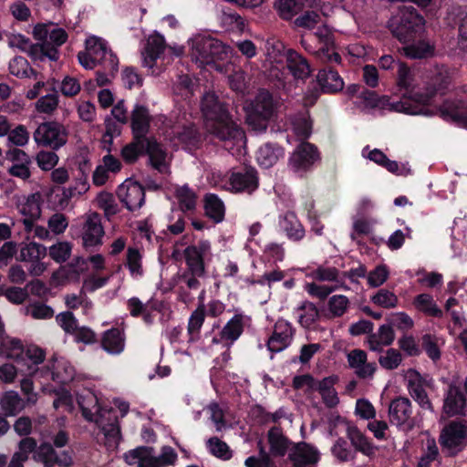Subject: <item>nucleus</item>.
I'll return each instance as SVG.
<instances>
[{
	"instance_id": "nucleus-1",
	"label": "nucleus",
	"mask_w": 467,
	"mask_h": 467,
	"mask_svg": "<svg viewBox=\"0 0 467 467\" xmlns=\"http://www.w3.org/2000/svg\"><path fill=\"white\" fill-rule=\"evenodd\" d=\"M451 82L448 71L437 68L427 80L424 90L401 99L396 109L410 115H440L446 121L467 128V101L447 99L441 105L434 104L435 97L445 95Z\"/></svg>"
},
{
	"instance_id": "nucleus-2",
	"label": "nucleus",
	"mask_w": 467,
	"mask_h": 467,
	"mask_svg": "<svg viewBox=\"0 0 467 467\" xmlns=\"http://www.w3.org/2000/svg\"><path fill=\"white\" fill-rule=\"evenodd\" d=\"M201 109L208 131L223 141L226 150H231L245 143L244 130L233 119L228 104L221 101L213 92L203 95Z\"/></svg>"
},
{
	"instance_id": "nucleus-3",
	"label": "nucleus",
	"mask_w": 467,
	"mask_h": 467,
	"mask_svg": "<svg viewBox=\"0 0 467 467\" xmlns=\"http://www.w3.org/2000/svg\"><path fill=\"white\" fill-rule=\"evenodd\" d=\"M9 343L10 346L6 351V355L9 358L14 359L17 365H21L22 367L26 365V368L24 369L25 374L29 376H36L40 374V377H50L54 381H66V379H59L58 373L48 366H46L39 370L37 366L43 363L46 357V353L41 348L37 346H30L26 350H25L22 342L16 338H12Z\"/></svg>"
},
{
	"instance_id": "nucleus-4",
	"label": "nucleus",
	"mask_w": 467,
	"mask_h": 467,
	"mask_svg": "<svg viewBox=\"0 0 467 467\" xmlns=\"http://www.w3.org/2000/svg\"><path fill=\"white\" fill-rule=\"evenodd\" d=\"M425 20L411 5H403L388 22L392 36L401 43L414 41L424 31Z\"/></svg>"
},
{
	"instance_id": "nucleus-5",
	"label": "nucleus",
	"mask_w": 467,
	"mask_h": 467,
	"mask_svg": "<svg viewBox=\"0 0 467 467\" xmlns=\"http://www.w3.org/2000/svg\"><path fill=\"white\" fill-rule=\"evenodd\" d=\"M192 53L202 64L212 65L227 57V47L210 36H199L193 39Z\"/></svg>"
},
{
	"instance_id": "nucleus-6",
	"label": "nucleus",
	"mask_w": 467,
	"mask_h": 467,
	"mask_svg": "<svg viewBox=\"0 0 467 467\" xmlns=\"http://www.w3.org/2000/svg\"><path fill=\"white\" fill-rule=\"evenodd\" d=\"M68 131L66 127L56 120L45 121L38 125L33 138L38 146L58 150L67 142Z\"/></svg>"
},
{
	"instance_id": "nucleus-7",
	"label": "nucleus",
	"mask_w": 467,
	"mask_h": 467,
	"mask_svg": "<svg viewBox=\"0 0 467 467\" xmlns=\"http://www.w3.org/2000/svg\"><path fill=\"white\" fill-rule=\"evenodd\" d=\"M321 159L317 147L308 141L300 142L288 159V168L299 177L312 171Z\"/></svg>"
},
{
	"instance_id": "nucleus-8",
	"label": "nucleus",
	"mask_w": 467,
	"mask_h": 467,
	"mask_svg": "<svg viewBox=\"0 0 467 467\" xmlns=\"http://www.w3.org/2000/svg\"><path fill=\"white\" fill-rule=\"evenodd\" d=\"M440 443L450 455H456L467 445V424L464 421L452 420L441 431Z\"/></svg>"
},
{
	"instance_id": "nucleus-9",
	"label": "nucleus",
	"mask_w": 467,
	"mask_h": 467,
	"mask_svg": "<svg viewBox=\"0 0 467 467\" xmlns=\"http://www.w3.org/2000/svg\"><path fill=\"white\" fill-rule=\"evenodd\" d=\"M86 49L91 54L109 74L114 75L119 70V58L108 47L107 42L98 36H90L86 40Z\"/></svg>"
},
{
	"instance_id": "nucleus-10",
	"label": "nucleus",
	"mask_w": 467,
	"mask_h": 467,
	"mask_svg": "<svg viewBox=\"0 0 467 467\" xmlns=\"http://www.w3.org/2000/svg\"><path fill=\"white\" fill-rule=\"evenodd\" d=\"M9 46L27 52L33 61H44L46 58H57V51L48 44H33L30 39L21 34L9 37Z\"/></svg>"
},
{
	"instance_id": "nucleus-11",
	"label": "nucleus",
	"mask_w": 467,
	"mask_h": 467,
	"mask_svg": "<svg viewBox=\"0 0 467 467\" xmlns=\"http://www.w3.org/2000/svg\"><path fill=\"white\" fill-rule=\"evenodd\" d=\"M288 460L292 467H315L320 460V453L313 445L302 441L291 448Z\"/></svg>"
},
{
	"instance_id": "nucleus-12",
	"label": "nucleus",
	"mask_w": 467,
	"mask_h": 467,
	"mask_svg": "<svg viewBox=\"0 0 467 467\" xmlns=\"http://www.w3.org/2000/svg\"><path fill=\"white\" fill-rule=\"evenodd\" d=\"M442 412L447 417L466 415V397L454 383H450L444 393Z\"/></svg>"
},
{
	"instance_id": "nucleus-13",
	"label": "nucleus",
	"mask_w": 467,
	"mask_h": 467,
	"mask_svg": "<svg viewBox=\"0 0 467 467\" xmlns=\"http://www.w3.org/2000/svg\"><path fill=\"white\" fill-rule=\"evenodd\" d=\"M229 184L232 192L251 193L259 186L257 171L251 166L234 171L230 175Z\"/></svg>"
},
{
	"instance_id": "nucleus-14",
	"label": "nucleus",
	"mask_w": 467,
	"mask_h": 467,
	"mask_svg": "<svg viewBox=\"0 0 467 467\" xmlns=\"http://www.w3.org/2000/svg\"><path fill=\"white\" fill-rule=\"evenodd\" d=\"M389 415L392 424L404 429L411 428L412 406L410 399L400 396L392 400L389 406Z\"/></svg>"
},
{
	"instance_id": "nucleus-15",
	"label": "nucleus",
	"mask_w": 467,
	"mask_h": 467,
	"mask_svg": "<svg viewBox=\"0 0 467 467\" xmlns=\"http://www.w3.org/2000/svg\"><path fill=\"white\" fill-rule=\"evenodd\" d=\"M104 229L101 224L100 215L98 213L89 214L83 225L82 243L85 249L100 246Z\"/></svg>"
},
{
	"instance_id": "nucleus-16",
	"label": "nucleus",
	"mask_w": 467,
	"mask_h": 467,
	"mask_svg": "<svg viewBox=\"0 0 467 467\" xmlns=\"http://www.w3.org/2000/svg\"><path fill=\"white\" fill-rule=\"evenodd\" d=\"M34 459L44 463L45 467H53L55 464L68 467L72 464V457L67 451L57 453L48 442L41 443L34 454Z\"/></svg>"
},
{
	"instance_id": "nucleus-17",
	"label": "nucleus",
	"mask_w": 467,
	"mask_h": 467,
	"mask_svg": "<svg viewBox=\"0 0 467 467\" xmlns=\"http://www.w3.org/2000/svg\"><path fill=\"white\" fill-rule=\"evenodd\" d=\"M5 157L13 162V165L8 169L10 175L24 181L31 177L29 167L32 163V160L26 151L18 148L9 149L5 152Z\"/></svg>"
},
{
	"instance_id": "nucleus-18",
	"label": "nucleus",
	"mask_w": 467,
	"mask_h": 467,
	"mask_svg": "<svg viewBox=\"0 0 467 467\" xmlns=\"http://www.w3.org/2000/svg\"><path fill=\"white\" fill-rule=\"evenodd\" d=\"M293 327L284 320L279 319L275 324L272 336L267 341V348L273 353H277L286 348L292 340Z\"/></svg>"
},
{
	"instance_id": "nucleus-19",
	"label": "nucleus",
	"mask_w": 467,
	"mask_h": 467,
	"mask_svg": "<svg viewBox=\"0 0 467 467\" xmlns=\"http://www.w3.org/2000/svg\"><path fill=\"white\" fill-rule=\"evenodd\" d=\"M317 5V0H275L273 7L280 19L291 24L304 7Z\"/></svg>"
},
{
	"instance_id": "nucleus-20",
	"label": "nucleus",
	"mask_w": 467,
	"mask_h": 467,
	"mask_svg": "<svg viewBox=\"0 0 467 467\" xmlns=\"http://www.w3.org/2000/svg\"><path fill=\"white\" fill-rule=\"evenodd\" d=\"M347 359L350 368L355 370L358 379H365L373 377L377 370L375 362H368V355L365 350L355 348L347 355Z\"/></svg>"
},
{
	"instance_id": "nucleus-21",
	"label": "nucleus",
	"mask_w": 467,
	"mask_h": 467,
	"mask_svg": "<svg viewBox=\"0 0 467 467\" xmlns=\"http://www.w3.org/2000/svg\"><path fill=\"white\" fill-rule=\"evenodd\" d=\"M286 67L295 79L306 81L311 73L312 68L308 60L294 49H287L285 53Z\"/></svg>"
},
{
	"instance_id": "nucleus-22",
	"label": "nucleus",
	"mask_w": 467,
	"mask_h": 467,
	"mask_svg": "<svg viewBox=\"0 0 467 467\" xmlns=\"http://www.w3.org/2000/svg\"><path fill=\"white\" fill-rule=\"evenodd\" d=\"M317 81L322 93L335 94L344 88L343 78L337 70L330 66H325L318 70Z\"/></svg>"
},
{
	"instance_id": "nucleus-23",
	"label": "nucleus",
	"mask_w": 467,
	"mask_h": 467,
	"mask_svg": "<svg viewBox=\"0 0 467 467\" xmlns=\"http://www.w3.org/2000/svg\"><path fill=\"white\" fill-rule=\"evenodd\" d=\"M151 117L146 106L136 104L130 115V129L132 136L149 139L147 136L150 128Z\"/></svg>"
},
{
	"instance_id": "nucleus-24",
	"label": "nucleus",
	"mask_w": 467,
	"mask_h": 467,
	"mask_svg": "<svg viewBox=\"0 0 467 467\" xmlns=\"http://www.w3.org/2000/svg\"><path fill=\"white\" fill-rule=\"evenodd\" d=\"M339 381L337 375H331L317 380L313 391H317L327 409H334L339 404V398L335 385Z\"/></svg>"
},
{
	"instance_id": "nucleus-25",
	"label": "nucleus",
	"mask_w": 467,
	"mask_h": 467,
	"mask_svg": "<svg viewBox=\"0 0 467 467\" xmlns=\"http://www.w3.org/2000/svg\"><path fill=\"white\" fill-rule=\"evenodd\" d=\"M117 194L130 212L140 209L145 202V192L140 184H134L126 189L119 187Z\"/></svg>"
},
{
	"instance_id": "nucleus-26",
	"label": "nucleus",
	"mask_w": 467,
	"mask_h": 467,
	"mask_svg": "<svg viewBox=\"0 0 467 467\" xmlns=\"http://www.w3.org/2000/svg\"><path fill=\"white\" fill-rule=\"evenodd\" d=\"M284 156V147L275 142H266L258 149L256 161L261 168L269 169Z\"/></svg>"
},
{
	"instance_id": "nucleus-27",
	"label": "nucleus",
	"mask_w": 467,
	"mask_h": 467,
	"mask_svg": "<svg viewBox=\"0 0 467 467\" xmlns=\"http://www.w3.org/2000/svg\"><path fill=\"white\" fill-rule=\"evenodd\" d=\"M279 226L287 238L294 242L305 237V228L294 212H286L279 217Z\"/></svg>"
},
{
	"instance_id": "nucleus-28",
	"label": "nucleus",
	"mask_w": 467,
	"mask_h": 467,
	"mask_svg": "<svg viewBox=\"0 0 467 467\" xmlns=\"http://www.w3.org/2000/svg\"><path fill=\"white\" fill-rule=\"evenodd\" d=\"M125 335L122 329L111 327L103 333L101 348L111 355H119L124 350Z\"/></svg>"
},
{
	"instance_id": "nucleus-29",
	"label": "nucleus",
	"mask_w": 467,
	"mask_h": 467,
	"mask_svg": "<svg viewBox=\"0 0 467 467\" xmlns=\"http://www.w3.org/2000/svg\"><path fill=\"white\" fill-rule=\"evenodd\" d=\"M143 151L144 155L149 156V162L151 167L159 172H162L167 152L154 136H150L147 142H145Z\"/></svg>"
},
{
	"instance_id": "nucleus-30",
	"label": "nucleus",
	"mask_w": 467,
	"mask_h": 467,
	"mask_svg": "<svg viewBox=\"0 0 467 467\" xmlns=\"http://www.w3.org/2000/svg\"><path fill=\"white\" fill-rule=\"evenodd\" d=\"M320 0H317V5L315 7H304L296 17L292 21L291 27L294 29H314L321 21L319 14Z\"/></svg>"
},
{
	"instance_id": "nucleus-31",
	"label": "nucleus",
	"mask_w": 467,
	"mask_h": 467,
	"mask_svg": "<svg viewBox=\"0 0 467 467\" xmlns=\"http://www.w3.org/2000/svg\"><path fill=\"white\" fill-rule=\"evenodd\" d=\"M205 215L214 223H222L225 216L223 202L215 193H206L203 198Z\"/></svg>"
},
{
	"instance_id": "nucleus-32",
	"label": "nucleus",
	"mask_w": 467,
	"mask_h": 467,
	"mask_svg": "<svg viewBox=\"0 0 467 467\" xmlns=\"http://www.w3.org/2000/svg\"><path fill=\"white\" fill-rule=\"evenodd\" d=\"M270 452L274 457H284L291 441L286 438L282 430L276 426L272 427L267 432Z\"/></svg>"
},
{
	"instance_id": "nucleus-33",
	"label": "nucleus",
	"mask_w": 467,
	"mask_h": 467,
	"mask_svg": "<svg viewBox=\"0 0 467 467\" xmlns=\"http://www.w3.org/2000/svg\"><path fill=\"white\" fill-rule=\"evenodd\" d=\"M347 436L350 441V445L355 448V451H360L366 456L374 454L373 444L357 426H348L347 429Z\"/></svg>"
},
{
	"instance_id": "nucleus-34",
	"label": "nucleus",
	"mask_w": 467,
	"mask_h": 467,
	"mask_svg": "<svg viewBox=\"0 0 467 467\" xmlns=\"http://www.w3.org/2000/svg\"><path fill=\"white\" fill-rule=\"evenodd\" d=\"M176 139L185 150H192L202 145V134L195 125L184 126L176 134Z\"/></svg>"
},
{
	"instance_id": "nucleus-35",
	"label": "nucleus",
	"mask_w": 467,
	"mask_h": 467,
	"mask_svg": "<svg viewBox=\"0 0 467 467\" xmlns=\"http://www.w3.org/2000/svg\"><path fill=\"white\" fill-rule=\"evenodd\" d=\"M244 332V320L243 316L240 314L234 315L223 327L220 332L222 340L229 342V345L234 344Z\"/></svg>"
},
{
	"instance_id": "nucleus-36",
	"label": "nucleus",
	"mask_w": 467,
	"mask_h": 467,
	"mask_svg": "<svg viewBox=\"0 0 467 467\" xmlns=\"http://www.w3.org/2000/svg\"><path fill=\"white\" fill-rule=\"evenodd\" d=\"M183 256L190 275H205V257L200 255L194 247H186L183 251Z\"/></svg>"
},
{
	"instance_id": "nucleus-37",
	"label": "nucleus",
	"mask_w": 467,
	"mask_h": 467,
	"mask_svg": "<svg viewBox=\"0 0 467 467\" xmlns=\"http://www.w3.org/2000/svg\"><path fill=\"white\" fill-rule=\"evenodd\" d=\"M147 140L148 139L132 136L131 141L121 149V157L124 161L126 163L132 164L138 161L139 157L143 156V150Z\"/></svg>"
},
{
	"instance_id": "nucleus-38",
	"label": "nucleus",
	"mask_w": 467,
	"mask_h": 467,
	"mask_svg": "<svg viewBox=\"0 0 467 467\" xmlns=\"http://www.w3.org/2000/svg\"><path fill=\"white\" fill-rule=\"evenodd\" d=\"M205 319V310L203 306H198L190 316L187 327L189 336L188 342L194 343L200 338V330Z\"/></svg>"
},
{
	"instance_id": "nucleus-39",
	"label": "nucleus",
	"mask_w": 467,
	"mask_h": 467,
	"mask_svg": "<svg viewBox=\"0 0 467 467\" xmlns=\"http://www.w3.org/2000/svg\"><path fill=\"white\" fill-rule=\"evenodd\" d=\"M414 306L428 316L433 317H442V311L438 307L433 300V297L430 294L422 293L414 297Z\"/></svg>"
},
{
	"instance_id": "nucleus-40",
	"label": "nucleus",
	"mask_w": 467,
	"mask_h": 467,
	"mask_svg": "<svg viewBox=\"0 0 467 467\" xmlns=\"http://www.w3.org/2000/svg\"><path fill=\"white\" fill-rule=\"evenodd\" d=\"M165 48L166 42L163 36L159 33H154L147 40L145 47L146 59H149L151 63L156 62L164 52Z\"/></svg>"
},
{
	"instance_id": "nucleus-41",
	"label": "nucleus",
	"mask_w": 467,
	"mask_h": 467,
	"mask_svg": "<svg viewBox=\"0 0 467 467\" xmlns=\"http://www.w3.org/2000/svg\"><path fill=\"white\" fill-rule=\"evenodd\" d=\"M403 52L408 58L422 59L433 56L434 47L428 42L420 40L417 43L407 45L403 47Z\"/></svg>"
},
{
	"instance_id": "nucleus-42",
	"label": "nucleus",
	"mask_w": 467,
	"mask_h": 467,
	"mask_svg": "<svg viewBox=\"0 0 467 467\" xmlns=\"http://www.w3.org/2000/svg\"><path fill=\"white\" fill-rule=\"evenodd\" d=\"M47 254V248L36 242H30L23 246L17 257L20 261L25 262H39Z\"/></svg>"
},
{
	"instance_id": "nucleus-43",
	"label": "nucleus",
	"mask_w": 467,
	"mask_h": 467,
	"mask_svg": "<svg viewBox=\"0 0 467 467\" xmlns=\"http://www.w3.org/2000/svg\"><path fill=\"white\" fill-rule=\"evenodd\" d=\"M274 112L275 109L272 96L269 93H266L262 99H258L256 101L250 113L252 119L255 117H262L264 119H270L274 115Z\"/></svg>"
},
{
	"instance_id": "nucleus-44",
	"label": "nucleus",
	"mask_w": 467,
	"mask_h": 467,
	"mask_svg": "<svg viewBox=\"0 0 467 467\" xmlns=\"http://www.w3.org/2000/svg\"><path fill=\"white\" fill-rule=\"evenodd\" d=\"M420 347L426 355L434 363L441 359V351L438 345V338L432 334H424L420 338Z\"/></svg>"
},
{
	"instance_id": "nucleus-45",
	"label": "nucleus",
	"mask_w": 467,
	"mask_h": 467,
	"mask_svg": "<svg viewBox=\"0 0 467 467\" xmlns=\"http://www.w3.org/2000/svg\"><path fill=\"white\" fill-rule=\"evenodd\" d=\"M333 456L340 462H346L355 458L351 445L344 438H338L331 448Z\"/></svg>"
},
{
	"instance_id": "nucleus-46",
	"label": "nucleus",
	"mask_w": 467,
	"mask_h": 467,
	"mask_svg": "<svg viewBox=\"0 0 467 467\" xmlns=\"http://www.w3.org/2000/svg\"><path fill=\"white\" fill-rule=\"evenodd\" d=\"M21 399L17 393L5 392L0 400V406L5 416H15L20 410Z\"/></svg>"
},
{
	"instance_id": "nucleus-47",
	"label": "nucleus",
	"mask_w": 467,
	"mask_h": 467,
	"mask_svg": "<svg viewBox=\"0 0 467 467\" xmlns=\"http://www.w3.org/2000/svg\"><path fill=\"white\" fill-rule=\"evenodd\" d=\"M370 301L374 305L383 308H393L397 306L399 300L393 292L380 288L370 297Z\"/></svg>"
},
{
	"instance_id": "nucleus-48",
	"label": "nucleus",
	"mask_w": 467,
	"mask_h": 467,
	"mask_svg": "<svg viewBox=\"0 0 467 467\" xmlns=\"http://www.w3.org/2000/svg\"><path fill=\"white\" fill-rule=\"evenodd\" d=\"M174 95L186 100L193 95V82L189 75H181L173 85Z\"/></svg>"
},
{
	"instance_id": "nucleus-49",
	"label": "nucleus",
	"mask_w": 467,
	"mask_h": 467,
	"mask_svg": "<svg viewBox=\"0 0 467 467\" xmlns=\"http://www.w3.org/2000/svg\"><path fill=\"white\" fill-rule=\"evenodd\" d=\"M176 197L182 211L188 212L195 208L196 195L187 185L177 189Z\"/></svg>"
},
{
	"instance_id": "nucleus-50",
	"label": "nucleus",
	"mask_w": 467,
	"mask_h": 467,
	"mask_svg": "<svg viewBox=\"0 0 467 467\" xmlns=\"http://www.w3.org/2000/svg\"><path fill=\"white\" fill-rule=\"evenodd\" d=\"M9 71L12 75L23 78H28L30 71L33 75H36V71L30 67L28 61L21 57L16 56L9 62Z\"/></svg>"
},
{
	"instance_id": "nucleus-51",
	"label": "nucleus",
	"mask_w": 467,
	"mask_h": 467,
	"mask_svg": "<svg viewBox=\"0 0 467 467\" xmlns=\"http://www.w3.org/2000/svg\"><path fill=\"white\" fill-rule=\"evenodd\" d=\"M207 447L210 452L217 458L229 460L232 458V451L226 442L217 437H212L207 441Z\"/></svg>"
},
{
	"instance_id": "nucleus-52",
	"label": "nucleus",
	"mask_w": 467,
	"mask_h": 467,
	"mask_svg": "<svg viewBox=\"0 0 467 467\" xmlns=\"http://www.w3.org/2000/svg\"><path fill=\"white\" fill-rule=\"evenodd\" d=\"M57 150H40L36 156V161L37 166L45 171H48L54 169V167L57 164L59 158L56 153Z\"/></svg>"
},
{
	"instance_id": "nucleus-53",
	"label": "nucleus",
	"mask_w": 467,
	"mask_h": 467,
	"mask_svg": "<svg viewBox=\"0 0 467 467\" xmlns=\"http://www.w3.org/2000/svg\"><path fill=\"white\" fill-rule=\"evenodd\" d=\"M67 33L64 28L53 27L50 28V34L48 35L49 41H44L41 44H48L57 51V58L53 61H57L59 58L58 47L62 46L67 40Z\"/></svg>"
},
{
	"instance_id": "nucleus-54",
	"label": "nucleus",
	"mask_w": 467,
	"mask_h": 467,
	"mask_svg": "<svg viewBox=\"0 0 467 467\" xmlns=\"http://www.w3.org/2000/svg\"><path fill=\"white\" fill-rule=\"evenodd\" d=\"M402 361L401 354L395 348H389L385 356H380L379 358V365L388 370L397 368Z\"/></svg>"
},
{
	"instance_id": "nucleus-55",
	"label": "nucleus",
	"mask_w": 467,
	"mask_h": 467,
	"mask_svg": "<svg viewBox=\"0 0 467 467\" xmlns=\"http://www.w3.org/2000/svg\"><path fill=\"white\" fill-rule=\"evenodd\" d=\"M71 254V245L67 242H60L49 248V256L57 263L66 262Z\"/></svg>"
},
{
	"instance_id": "nucleus-56",
	"label": "nucleus",
	"mask_w": 467,
	"mask_h": 467,
	"mask_svg": "<svg viewBox=\"0 0 467 467\" xmlns=\"http://www.w3.org/2000/svg\"><path fill=\"white\" fill-rule=\"evenodd\" d=\"M349 301L346 296L336 295L328 300V309L334 317H342L348 306Z\"/></svg>"
},
{
	"instance_id": "nucleus-57",
	"label": "nucleus",
	"mask_w": 467,
	"mask_h": 467,
	"mask_svg": "<svg viewBox=\"0 0 467 467\" xmlns=\"http://www.w3.org/2000/svg\"><path fill=\"white\" fill-rule=\"evenodd\" d=\"M389 275L387 265H379L368 275V284L370 287H379L387 281Z\"/></svg>"
},
{
	"instance_id": "nucleus-58",
	"label": "nucleus",
	"mask_w": 467,
	"mask_h": 467,
	"mask_svg": "<svg viewBox=\"0 0 467 467\" xmlns=\"http://www.w3.org/2000/svg\"><path fill=\"white\" fill-rule=\"evenodd\" d=\"M58 105V96L57 93L47 94L41 97L36 104V109L38 112L50 114Z\"/></svg>"
},
{
	"instance_id": "nucleus-59",
	"label": "nucleus",
	"mask_w": 467,
	"mask_h": 467,
	"mask_svg": "<svg viewBox=\"0 0 467 467\" xmlns=\"http://www.w3.org/2000/svg\"><path fill=\"white\" fill-rule=\"evenodd\" d=\"M29 140V132L26 126L19 124L15 129L10 130L8 134V141L17 147H23Z\"/></svg>"
},
{
	"instance_id": "nucleus-60",
	"label": "nucleus",
	"mask_w": 467,
	"mask_h": 467,
	"mask_svg": "<svg viewBox=\"0 0 467 467\" xmlns=\"http://www.w3.org/2000/svg\"><path fill=\"white\" fill-rule=\"evenodd\" d=\"M127 266L131 275L142 274L141 254L137 248L129 247L127 251Z\"/></svg>"
},
{
	"instance_id": "nucleus-61",
	"label": "nucleus",
	"mask_w": 467,
	"mask_h": 467,
	"mask_svg": "<svg viewBox=\"0 0 467 467\" xmlns=\"http://www.w3.org/2000/svg\"><path fill=\"white\" fill-rule=\"evenodd\" d=\"M398 344L400 348L409 357H418L421 353V349L412 336L404 335L399 339Z\"/></svg>"
},
{
	"instance_id": "nucleus-62",
	"label": "nucleus",
	"mask_w": 467,
	"mask_h": 467,
	"mask_svg": "<svg viewBox=\"0 0 467 467\" xmlns=\"http://www.w3.org/2000/svg\"><path fill=\"white\" fill-rule=\"evenodd\" d=\"M221 20L224 26L231 28L242 29L244 26V18L231 8L223 11Z\"/></svg>"
},
{
	"instance_id": "nucleus-63",
	"label": "nucleus",
	"mask_w": 467,
	"mask_h": 467,
	"mask_svg": "<svg viewBox=\"0 0 467 467\" xmlns=\"http://www.w3.org/2000/svg\"><path fill=\"white\" fill-rule=\"evenodd\" d=\"M57 320L66 333L73 334L78 328V320L70 311L59 314Z\"/></svg>"
},
{
	"instance_id": "nucleus-64",
	"label": "nucleus",
	"mask_w": 467,
	"mask_h": 467,
	"mask_svg": "<svg viewBox=\"0 0 467 467\" xmlns=\"http://www.w3.org/2000/svg\"><path fill=\"white\" fill-rule=\"evenodd\" d=\"M21 213L33 219H38L40 217V204L34 194L27 198L26 203L21 208Z\"/></svg>"
}]
</instances>
